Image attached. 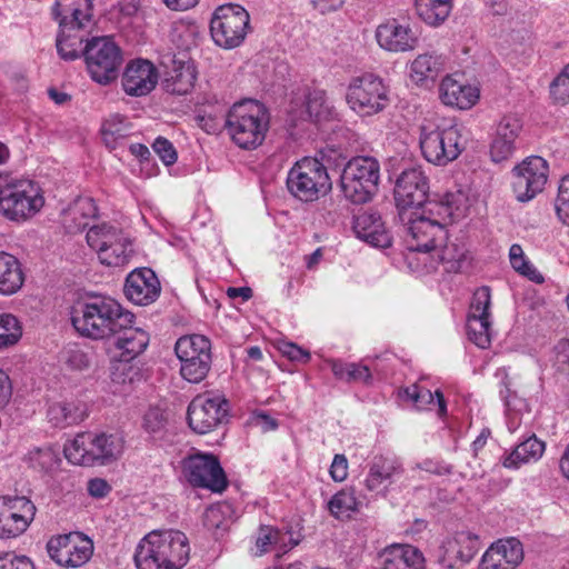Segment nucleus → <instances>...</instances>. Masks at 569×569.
I'll return each mask as SVG.
<instances>
[{
	"mask_svg": "<svg viewBox=\"0 0 569 569\" xmlns=\"http://www.w3.org/2000/svg\"><path fill=\"white\" fill-rule=\"evenodd\" d=\"M470 206L467 193L458 190L428 200L420 209L399 212L407 228V248L410 251L430 252L446 240V226L465 218Z\"/></svg>",
	"mask_w": 569,
	"mask_h": 569,
	"instance_id": "f257e3e1",
	"label": "nucleus"
},
{
	"mask_svg": "<svg viewBox=\"0 0 569 569\" xmlns=\"http://www.w3.org/2000/svg\"><path fill=\"white\" fill-rule=\"evenodd\" d=\"M129 319H136L134 315L108 296L88 297L78 302L71 315L74 329L94 340L110 339Z\"/></svg>",
	"mask_w": 569,
	"mask_h": 569,
	"instance_id": "f03ea898",
	"label": "nucleus"
},
{
	"mask_svg": "<svg viewBox=\"0 0 569 569\" xmlns=\"http://www.w3.org/2000/svg\"><path fill=\"white\" fill-rule=\"evenodd\" d=\"M189 556V540L182 531L153 530L138 542L133 560L137 569H182Z\"/></svg>",
	"mask_w": 569,
	"mask_h": 569,
	"instance_id": "7ed1b4c3",
	"label": "nucleus"
},
{
	"mask_svg": "<svg viewBox=\"0 0 569 569\" xmlns=\"http://www.w3.org/2000/svg\"><path fill=\"white\" fill-rule=\"evenodd\" d=\"M267 108L256 100L234 103L227 113L226 128L232 141L242 149L259 147L269 130Z\"/></svg>",
	"mask_w": 569,
	"mask_h": 569,
	"instance_id": "20e7f679",
	"label": "nucleus"
},
{
	"mask_svg": "<svg viewBox=\"0 0 569 569\" xmlns=\"http://www.w3.org/2000/svg\"><path fill=\"white\" fill-rule=\"evenodd\" d=\"M124 440L118 433L81 432L64 445V457L79 466H106L121 457Z\"/></svg>",
	"mask_w": 569,
	"mask_h": 569,
	"instance_id": "39448f33",
	"label": "nucleus"
},
{
	"mask_svg": "<svg viewBox=\"0 0 569 569\" xmlns=\"http://www.w3.org/2000/svg\"><path fill=\"white\" fill-rule=\"evenodd\" d=\"M468 131L458 123L436 126L426 122L420 129V148L425 159L436 166H447L466 149Z\"/></svg>",
	"mask_w": 569,
	"mask_h": 569,
	"instance_id": "423d86ee",
	"label": "nucleus"
},
{
	"mask_svg": "<svg viewBox=\"0 0 569 569\" xmlns=\"http://www.w3.org/2000/svg\"><path fill=\"white\" fill-rule=\"evenodd\" d=\"M112 357L118 361L112 366L111 379L117 383H132L139 376L131 361L144 352L150 342L149 333L134 326V319H129L123 328L117 329L111 338Z\"/></svg>",
	"mask_w": 569,
	"mask_h": 569,
	"instance_id": "0eeeda50",
	"label": "nucleus"
},
{
	"mask_svg": "<svg viewBox=\"0 0 569 569\" xmlns=\"http://www.w3.org/2000/svg\"><path fill=\"white\" fill-rule=\"evenodd\" d=\"M346 101L359 117H372L390 104V88L379 76L363 73L350 80Z\"/></svg>",
	"mask_w": 569,
	"mask_h": 569,
	"instance_id": "6e6552de",
	"label": "nucleus"
},
{
	"mask_svg": "<svg viewBox=\"0 0 569 569\" xmlns=\"http://www.w3.org/2000/svg\"><path fill=\"white\" fill-rule=\"evenodd\" d=\"M380 166L373 157H355L341 173L343 196L353 203H366L378 191Z\"/></svg>",
	"mask_w": 569,
	"mask_h": 569,
	"instance_id": "1a4fd4ad",
	"label": "nucleus"
},
{
	"mask_svg": "<svg viewBox=\"0 0 569 569\" xmlns=\"http://www.w3.org/2000/svg\"><path fill=\"white\" fill-rule=\"evenodd\" d=\"M331 186L327 168L317 158L305 157L288 172L289 192L305 202L315 201L320 196H325Z\"/></svg>",
	"mask_w": 569,
	"mask_h": 569,
	"instance_id": "9d476101",
	"label": "nucleus"
},
{
	"mask_svg": "<svg viewBox=\"0 0 569 569\" xmlns=\"http://www.w3.org/2000/svg\"><path fill=\"white\" fill-rule=\"evenodd\" d=\"M86 239L99 261L108 267H122L133 254L130 238L120 228L110 223L90 227Z\"/></svg>",
	"mask_w": 569,
	"mask_h": 569,
	"instance_id": "9b49d317",
	"label": "nucleus"
},
{
	"mask_svg": "<svg viewBox=\"0 0 569 569\" xmlns=\"http://www.w3.org/2000/svg\"><path fill=\"white\" fill-rule=\"evenodd\" d=\"M250 31L248 11L234 3L218 7L210 20V33L213 42L222 49L240 47Z\"/></svg>",
	"mask_w": 569,
	"mask_h": 569,
	"instance_id": "f8f14e48",
	"label": "nucleus"
},
{
	"mask_svg": "<svg viewBox=\"0 0 569 569\" xmlns=\"http://www.w3.org/2000/svg\"><path fill=\"white\" fill-rule=\"evenodd\" d=\"M83 57L91 79L102 86H107L118 78L123 63L121 49L109 37H96L88 40Z\"/></svg>",
	"mask_w": 569,
	"mask_h": 569,
	"instance_id": "ddd939ff",
	"label": "nucleus"
},
{
	"mask_svg": "<svg viewBox=\"0 0 569 569\" xmlns=\"http://www.w3.org/2000/svg\"><path fill=\"white\" fill-rule=\"evenodd\" d=\"M44 203L37 183L31 180H14L0 191V213L11 221H24L34 216Z\"/></svg>",
	"mask_w": 569,
	"mask_h": 569,
	"instance_id": "4468645a",
	"label": "nucleus"
},
{
	"mask_svg": "<svg viewBox=\"0 0 569 569\" xmlns=\"http://www.w3.org/2000/svg\"><path fill=\"white\" fill-rule=\"evenodd\" d=\"M174 351L180 360L181 377L191 383L201 382L211 368V342L202 335L179 338Z\"/></svg>",
	"mask_w": 569,
	"mask_h": 569,
	"instance_id": "2eb2a0df",
	"label": "nucleus"
},
{
	"mask_svg": "<svg viewBox=\"0 0 569 569\" xmlns=\"http://www.w3.org/2000/svg\"><path fill=\"white\" fill-rule=\"evenodd\" d=\"M180 468L181 476L192 487L222 492L228 486L220 461L212 453L190 452L181 460Z\"/></svg>",
	"mask_w": 569,
	"mask_h": 569,
	"instance_id": "dca6fc26",
	"label": "nucleus"
},
{
	"mask_svg": "<svg viewBox=\"0 0 569 569\" xmlns=\"http://www.w3.org/2000/svg\"><path fill=\"white\" fill-rule=\"evenodd\" d=\"M228 412L229 403L224 396L216 392L198 395L189 403L188 425L196 433L206 435L222 425Z\"/></svg>",
	"mask_w": 569,
	"mask_h": 569,
	"instance_id": "f3484780",
	"label": "nucleus"
},
{
	"mask_svg": "<svg viewBox=\"0 0 569 569\" xmlns=\"http://www.w3.org/2000/svg\"><path fill=\"white\" fill-rule=\"evenodd\" d=\"M47 551L60 567L79 568L91 559L93 541L82 532L72 531L50 538Z\"/></svg>",
	"mask_w": 569,
	"mask_h": 569,
	"instance_id": "a211bd4d",
	"label": "nucleus"
},
{
	"mask_svg": "<svg viewBox=\"0 0 569 569\" xmlns=\"http://www.w3.org/2000/svg\"><path fill=\"white\" fill-rule=\"evenodd\" d=\"M37 508L24 496L0 497V539L22 535L34 519Z\"/></svg>",
	"mask_w": 569,
	"mask_h": 569,
	"instance_id": "6ab92c4d",
	"label": "nucleus"
},
{
	"mask_svg": "<svg viewBox=\"0 0 569 569\" xmlns=\"http://www.w3.org/2000/svg\"><path fill=\"white\" fill-rule=\"evenodd\" d=\"M548 179L547 161L538 156L525 159L513 169L512 188L517 200L526 202L543 190Z\"/></svg>",
	"mask_w": 569,
	"mask_h": 569,
	"instance_id": "aec40b11",
	"label": "nucleus"
},
{
	"mask_svg": "<svg viewBox=\"0 0 569 569\" xmlns=\"http://www.w3.org/2000/svg\"><path fill=\"white\" fill-rule=\"evenodd\" d=\"M429 182L420 168L405 170L397 179L395 199L402 212L406 209H420L427 203Z\"/></svg>",
	"mask_w": 569,
	"mask_h": 569,
	"instance_id": "412c9836",
	"label": "nucleus"
},
{
	"mask_svg": "<svg viewBox=\"0 0 569 569\" xmlns=\"http://www.w3.org/2000/svg\"><path fill=\"white\" fill-rule=\"evenodd\" d=\"M402 462L392 456H375L367 465L365 488L375 495L386 496L389 488L403 475Z\"/></svg>",
	"mask_w": 569,
	"mask_h": 569,
	"instance_id": "4be33fe9",
	"label": "nucleus"
},
{
	"mask_svg": "<svg viewBox=\"0 0 569 569\" xmlns=\"http://www.w3.org/2000/svg\"><path fill=\"white\" fill-rule=\"evenodd\" d=\"M481 541L470 531H459L448 537L438 551V561L446 569H455L458 562L468 563L473 559Z\"/></svg>",
	"mask_w": 569,
	"mask_h": 569,
	"instance_id": "5701e85b",
	"label": "nucleus"
},
{
	"mask_svg": "<svg viewBox=\"0 0 569 569\" xmlns=\"http://www.w3.org/2000/svg\"><path fill=\"white\" fill-rule=\"evenodd\" d=\"M159 72L156 66L147 59H134L127 63L121 86L126 94L130 97H144L157 86Z\"/></svg>",
	"mask_w": 569,
	"mask_h": 569,
	"instance_id": "b1692460",
	"label": "nucleus"
},
{
	"mask_svg": "<svg viewBox=\"0 0 569 569\" xmlns=\"http://www.w3.org/2000/svg\"><path fill=\"white\" fill-rule=\"evenodd\" d=\"M52 17L66 31H86L92 24V0H56Z\"/></svg>",
	"mask_w": 569,
	"mask_h": 569,
	"instance_id": "393cba45",
	"label": "nucleus"
},
{
	"mask_svg": "<svg viewBox=\"0 0 569 569\" xmlns=\"http://www.w3.org/2000/svg\"><path fill=\"white\" fill-rule=\"evenodd\" d=\"M521 130L522 122L517 114H506L500 119L490 144L493 162H501L513 154Z\"/></svg>",
	"mask_w": 569,
	"mask_h": 569,
	"instance_id": "a878e982",
	"label": "nucleus"
},
{
	"mask_svg": "<svg viewBox=\"0 0 569 569\" xmlns=\"http://www.w3.org/2000/svg\"><path fill=\"white\" fill-rule=\"evenodd\" d=\"M160 282L149 268L136 269L126 279L124 293L136 305L152 303L160 295Z\"/></svg>",
	"mask_w": 569,
	"mask_h": 569,
	"instance_id": "bb28decb",
	"label": "nucleus"
},
{
	"mask_svg": "<svg viewBox=\"0 0 569 569\" xmlns=\"http://www.w3.org/2000/svg\"><path fill=\"white\" fill-rule=\"evenodd\" d=\"M439 93L446 106L461 110L472 108L480 97V91L476 86L465 82L462 77L457 74H449L442 79Z\"/></svg>",
	"mask_w": 569,
	"mask_h": 569,
	"instance_id": "cd10ccee",
	"label": "nucleus"
},
{
	"mask_svg": "<svg viewBox=\"0 0 569 569\" xmlns=\"http://www.w3.org/2000/svg\"><path fill=\"white\" fill-rule=\"evenodd\" d=\"M376 38L381 48L392 52L412 50L417 43V36L409 26L398 23L396 20L380 24Z\"/></svg>",
	"mask_w": 569,
	"mask_h": 569,
	"instance_id": "c85d7f7f",
	"label": "nucleus"
},
{
	"mask_svg": "<svg viewBox=\"0 0 569 569\" xmlns=\"http://www.w3.org/2000/svg\"><path fill=\"white\" fill-rule=\"evenodd\" d=\"M353 231L357 238L376 248H387L391 244V236L385 227L381 217L375 212H363L355 218Z\"/></svg>",
	"mask_w": 569,
	"mask_h": 569,
	"instance_id": "c756f323",
	"label": "nucleus"
},
{
	"mask_svg": "<svg viewBox=\"0 0 569 569\" xmlns=\"http://www.w3.org/2000/svg\"><path fill=\"white\" fill-rule=\"evenodd\" d=\"M382 569H425L421 551L411 545H391L380 553Z\"/></svg>",
	"mask_w": 569,
	"mask_h": 569,
	"instance_id": "7c9ffc66",
	"label": "nucleus"
},
{
	"mask_svg": "<svg viewBox=\"0 0 569 569\" xmlns=\"http://www.w3.org/2000/svg\"><path fill=\"white\" fill-rule=\"evenodd\" d=\"M447 59L438 53H422L416 57L409 66L410 79L419 86L433 83L445 71Z\"/></svg>",
	"mask_w": 569,
	"mask_h": 569,
	"instance_id": "2f4dec72",
	"label": "nucleus"
},
{
	"mask_svg": "<svg viewBox=\"0 0 569 569\" xmlns=\"http://www.w3.org/2000/svg\"><path fill=\"white\" fill-rule=\"evenodd\" d=\"M546 450V443L531 435L518 443L510 452L505 453L500 461L507 469L517 470L523 465L537 462Z\"/></svg>",
	"mask_w": 569,
	"mask_h": 569,
	"instance_id": "473e14b6",
	"label": "nucleus"
},
{
	"mask_svg": "<svg viewBox=\"0 0 569 569\" xmlns=\"http://www.w3.org/2000/svg\"><path fill=\"white\" fill-rule=\"evenodd\" d=\"M196 79L197 71L192 61L174 59L163 80V89L171 94H187L192 90Z\"/></svg>",
	"mask_w": 569,
	"mask_h": 569,
	"instance_id": "72a5a7b5",
	"label": "nucleus"
},
{
	"mask_svg": "<svg viewBox=\"0 0 569 569\" xmlns=\"http://www.w3.org/2000/svg\"><path fill=\"white\" fill-rule=\"evenodd\" d=\"M47 417L53 427L66 428L82 422L88 417V408L78 400L57 401L48 407Z\"/></svg>",
	"mask_w": 569,
	"mask_h": 569,
	"instance_id": "f704fd0d",
	"label": "nucleus"
},
{
	"mask_svg": "<svg viewBox=\"0 0 569 569\" xmlns=\"http://www.w3.org/2000/svg\"><path fill=\"white\" fill-rule=\"evenodd\" d=\"M24 276L19 260L0 251V295L10 296L22 287Z\"/></svg>",
	"mask_w": 569,
	"mask_h": 569,
	"instance_id": "c9c22d12",
	"label": "nucleus"
},
{
	"mask_svg": "<svg viewBox=\"0 0 569 569\" xmlns=\"http://www.w3.org/2000/svg\"><path fill=\"white\" fill-rule=\"evenodd\" d=\"M98 208L93 199L84 197L77 199L67 210L64 223L69 232H79L86 229L90 221L97 217Z\"/></svg>",
	"mask_w": 569,
	"mask_h": 569,
	"instance_id": "e433bc0d",
	"label": "nucleus"
},
{
	"mask_svg": "<svg viewBox=\"0 0 569 569\" xmlns=\"http://www.w3.org/2000/svg\"><path fill=\"white\" fill-rule=\"evenodd\" d=\"M131 133V123L126 117L120 114L110 116L101 126L102 140L110 150L122 146Z\"/></svg>",
	"mask_w": 569,
	"mask_h": 569,
	"instance_id": "4c0bfd02",
	"label": "nucleus"
},
{
	"mask_svg": "<svg viewBox=\"0 0 569 569\" xmlns=\"http://www.w3.org/2000/svg\"><path fill=\"white\" fill-rule=\"evenodd\" d=\"M302 113L301 118H309L316 122L331 120L338 116L333 106L328 101L326 92L320 89L308 93L306 110Z\"/></svg>",
	"mask_w": 569,
	"mask_h": 569,
	"instance_id": "58836bf2",
	"label": "nucleus"
},
{
	"mask_svg": "<svg viewBox=\"0 0 569 569\" xmlns=\"http://www.w3.org/2000/svg\"><path fill=\"white\" fill-rule=\"evenodd\" d=\"M403 398L412 402L419 410L437 407L440 416L445 415L447 410L443 396L439 390L432 393L429 389L412 385L403 390Z\"/></svg>",
	"mask_w": 569,
	"mask_h": 569,
	"instance_id": "ea45409f",
	"label": "nucleus"
},
{
	"mask_svg": "<svg viewBox=\"0 0 569 569\" xmlns=\"http://www.w3.org/2000/svg\"><path fill=\"white\" fill-rule=\"evenodd\" d=\"M452 0H416V10L427 24L437 27L450 14Z\"/></svg>",
	"mask_w": 569,
	"mask_h": 569,
	"instance_id": "a19ab883",
	"label": "nucleus"
},
{
	"mask_svg": "<svg viewBox=\"0 0 569 569\" xmlns=\"http://www.w3.org/2000/svg\"><path fill=\"white\" fill-rule=\"evenodd\" d=\"M84 31H63L59 28L56 47L61 59L72 61L83 54Z\"/></svg>",
	"mask_w": 569,
	"mask_h": 569,
	"instance_id": "79ce46f5",
	"label": "nucleus"
},
{
	"mask_svg": "<svg viewBox=\"0 0 569 569\" xmlns=\"http://www.w3.org/2000/svg\"><path fill=\"white\" fill-rule=\"evenodd\" d=\"M438 243L432 251V258L437 259L446 272H459L466 263V250L457 243H447L440 247Z\"/></svg>",
	"mask_w": 569,
	"mask_h": 569,
	"instance_id": "37998d69",
	"label": "nucleus"
},
{
	"mask_svg": "<svg viewBox=\"0 0 569 569\" xmlns=\"http://www.w3.org/2000/svg\"><path fill=\"white\" fill-rule=\"evenodd\" d=\"M23 335L22 322L12 313L0 315V351L18 345Z\"/></svg>",
	"mask_w": 569,
	"mask_h": 569,
	"instance_id": "c03bdc74",
	"label": "nucleus"
},
{
	"mask_svg": "<svg viewBox=\"0 0 569 569\" xmlns=\"http://www.w3.org/2000/svg\"><path fill=\"white\" fill-rule=\"evenodd\" d=\"M362 501L358 500L352 489H342L332 496L328 503L329 511L336 518L350 517L351 512L360 509Z\"/></svg>",
	"mask_w": 569,
	"mask_h": 569,
	"instance_id": "a18cd8bd",
	"label": "nucleus"
},
{
	"mask_svg": "<svg viewBox=\"0 0 569 569\" xmlns=\"http://www.w3.org/2000/svg\"><path fill=\"white\" fill-rule=\"evenodd\" d=\"M509 261L516 272L528 278L532 282L542 283L545 281L543 276L528 260V258L526 257L523 249L520 244L513 243L510 247Z\"/></svg>",
	"mask_w": 569,
	"mask_h": 569,
	"instance_id": "49530a36",
	"label": "nucleus"
},
{
	"mask_svg": "<svg viewBox=\"0 0 569 569\" xmlns=\"http://www.w3.org/2000/svg\"><path fill=\"white\" fill-rule=\"evenodd\" d=\"M331 371L337 379L350 381L368 382L371 379V372L368 366L358 363H347L340 360L329 361Z\"/></svg>",
	"mask_w": 569,
	"mask_h": 569,
	"instance_id": "de8ad7c7",
	"label": "nucleus"
},
{
	"mask_svg": "<svg viewBox=\"0 0 569 569\" xmlns=\"http://www.w3.org/2000/svg\"><path fill=\"white\" fill-rule=\"evenodd\" d=\"M232 507L229 503H216L203 513V525L210 530L224 531L232 522Z\"/></svg>",
	"mask_w": 569,
	"mask_h": 569,
	"instance_id": "09e8293b",
	"label": "nucleus"
},
{
	"mask_svg": "<svg viewBox=\"0 0 569 569\" xmlns=\"http://www.w3.org/2000/svg\"><path fill=\"white\" fill-rule=\"evenodd\" d=\"M467 335L469 340L479 348L486 349L491 342V322L490 318L468 317Z\"/></svg>",
	"mask_w": 569,
	"mask_h": 569,
	"instance_id": "8fccbe9b",
	"label": "nucleus"
},
{
	"mask_svg": "<svg viewBox=\"0 0 569 569\" xmlns=\"http://www.w3.org/2000/svg\"><path fill=\"white\" fill-rule=\"evenodd\" d=\"M490 547L510 569H515L523 559L522 543L516 538L500 539Z\"/></svg>",
	"mask_w": 569,
	"mask_h": 569,
	"instance_id": "3c124183",
	"label": "nucleus"
},
{
	"mask_svg": "<svg viewBox=\"0 0 569 569\" xmlns=\"http://www.w3.org/2000/svg\"><path fill=\"white\" fill-rule=\"evenodd\" d=\"M491 295L488 287L477 289L472 296L468 317L490 318Z\"/></svg>",
	"mask_w": 569,
	"mask_h": 569,
	"instance_id": "603ef678",
	"label": "nucleus"
},
{
	"mask_svg": "<svg viewBox=\"0 0 569 569\" xmlns=\"http://www.w3.org/2000/svg\"><path fill=\"white\" fill-rule=\"evenodd\" d=\"M550 94L556 103L567 104L569 102V64L551 82Z\"/></svg>",
	"mask_w": 569,
	"mask_h": 569,
	"instance_id": "864d4df0",
	"label": "nucleus"
},
{
	"mask_svg": "<svg viewBox=\"0 0 569 569\" xmlns=\"http://www.w3.org/2000/svg\"><path fill=\"white\" fill-rule=\"evenodd\" d=\"M26 460L34 469L47 470L54 463V453L49 448H33L28 452Z\"/></svg>",
	"mask_w": 569,
	"mask_h": 569,
	"instance_id": "5fc2aeb1",
	"label": "nucleus"
},
{
	"mask_svg": "<svg viewBox=\"0 0 569 569\" xmlns=\"http://www.w3.org/2000/svg\"><path fill=\"white\" fill-rule=\"evenodd\" d=\"M167 419L158 407H150L142 418V428L150 435H157L164 428Z\"/></svg>",
	"mask_w": 569,
	"mask_h": 569,
	"instance_id": "6e6d98bb",
	"label": "nucleus"
},
{
	"mask_svg": "<svg viewBox=\"0 0 569 569\" xmlns=\"http://www.w3.org/2000/svg\"><path fill=\"white\" fill-rule=\"evenodd\" d=\"M556 211L559 219L569 226V174L560 181L556 199Z\"/></svg>",
	"mask_w": 569,
	"mask_h": 569,
	"instance_id": "4d7b16f0",
	"label": "nucleus"
},
{
	"mask_svg": "<svg viewBox=\"0 0 569 569\" xmlns=\"http://www.w3.org/2000/svg\"><path fill=\"white\" fill-rule=\"evenodd\" d=\"M278 529L270 526H261L256 538L257 555L273 550L274 539L278 537Z\"/></svg>",
	"mask_w": 569,
	"mask_h": 569,
	"instance_id": "13d9d810",
	"label": "nucleus"
},
{
	"mask_svg": "<svg viewBox=\"0 0 569 569\" xmlns=\"http://www.w3.org/2000/svg\"><path fill=\"white\" fill-rule=\"evenodd\" d=\"M500 396L505 402L506 411L510 413H522L528 412V403L526 399L518 397L508 386L500 390Z\"/></svg>",
	"mask_w": 569,
	"mask_h": 569,
	"instance_id": "bf43d9fd",
	"label": "nucleus"
},
{
	"mask_svg": "<svg viewBox=\"0 0 569 569\" xmlns=\"http://www.w3.org/2000/svg\"><path fill=\"white\" fill-rule=\"evenodd\" d=\"M152 149L166 166H171L177 161V151L168 139L158 137L152 144Z\"/></svg>",
	"mask_w": 569,
	"mask_h": 569,
	"instance_id": "052dcab7",
	"label": "nucleus"
},
{
	"mask_svg": "<svg viewBox=\"0 0 569 569\" xmlns=\"http://www.w3.org/2000/svg\"><path fill=\"white\" fill-rule=\"evenodd\" d=\"M0 569H34V565L27 556L6 552L0 555Z\"/></svg>",
	"mask_w": 569,
	"mask_h": 569,
	"instance_id": "680f3d73",
	"label": "nucleus"
},
{
	"mask_svg": "<svg viewBox=\"0 0 569 569\" xmlns=\"http://www.w3.org/2000/svg\"><path fill=\"white\" fill-rule=\"evenodd\" d=\"M330 477L336 482H342L348 477V460L345 455H336L329 469Z\"/></svg>",
	"mask_w": 569,
	"mask_h": 569,
	"instance_id": "e2e57ef3",
	"label": "nucleus"
},
{
	"mask_svg": "<svg viewBox=\"0 0 569 569\" xmlns=\"http://www.w3.org/2000/svg\"><path fill=\"white\" fill-rule=\"evenodd\" d=\"M278 537L274 539L273 550L277 551L278 556L288 552L296 547L300 539L295 538L291 531H281L278 529Z\"/></svg>",
	"mask_w": 569,
	"mask_h": 569,
	"instance_id": "0e129e2a",
	"label": "nucleus"
},
{
	"mask_svg": "<svg viewBox=\"0 0 569 569\" xmlns=\"http://www.w3.org/2000/svg\"><path fill=\"white\" fill-rule=\"evenodd\" d=\"M478 569H510L499 553L489 547L482 555Z\"/></svg>",
	"mask_w": 569,
	"mask_h": 569,
	"instance_id": "69168bd1",
	"label": "nucleus"
},
{
	"mask_svg": "<svg viewBox=\"0 0 569 569\" xmlns=\"http://www.w3.org/2000/svg\"><path fill=\"white\" fill-rule=\"evenodd\" d=\"M280 351L291 361L308 362L310 359V352L293 342H283Z\"/></svg>",
	"mask_w": 569,
	"mask_h": 569,
	"instance_id": "338daca9",
	"label": "nucleus"
},
{
	"mask_svg": "<svg viewBox=\"0 0 569 569\" xmlns=\"http://www.w3.org/2000/svg\"><path fill=\"white\" fill-rule=\"evenodd\" d=\"M251 423L260 428L262 432L272 431L278 428L277 420L263 411L254 412L251 418Z\"/></svg>",
	"mask_w": 569,
	"mask_h": 569,
	"instance_id": "774afa93",
	"label": "nucleus"
}]
</instances>
